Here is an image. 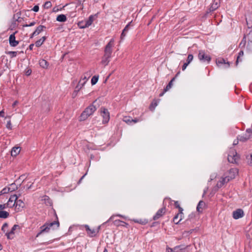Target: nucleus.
<instances>
[{
    "instance_id": "27",
    "label": "nucleus",
    "mask_w": 252,
    "mask_h": 252,
    "mask_svg": "<svg viewBox=\"0 0 252 252\" xmlns=\"http://www.w3.org/2000/svg\"><path fill=\"white\" fill-rule=\"evenodd\" d=\"M216 63L218 64V65H219L220 64H224L226 65V67H228L229 66V63L228 62L226 63L225 61L223 59L217 60Z\"/></svg>"
},
{
    "instance_id": "3",
    "label": "nucleus",
    "mask_w": 252,
    "mask_h": 252,
    "mask_svg": "<svg viewBox=\"0 0 252 252\" xmlns=\"http://www.w3.org/2000/svg\"><path fill=\"white\" fill-rule=\"evenodd\" d=\"M56 225L57 228H58L60 225V223L58 220L54 221L50 223H46L40 227V231L37 233L36 237H38L41 234L44 232H48L50 228Z\"/></svg>"
},
{
    "instance_id": "21",
    "label": "nucleus",
    "mask_w": 252,
    "mask_h": 252,
    "mask_svg": "<svg viewBox=\"0 0 252 252\" xmlns=\"http://www.w3.org/2000/svg\"><path fill=\"white\" fill-rule=\"evenodd\" d=\"M206 204L203 201H200L197 206L196 210L199 213H202L205 208Z\"/></svg>"
},
{
    "instance_id": "6",
    "label": "nucleus",
    "mask_w": 252,
    "mask_h": 252,
    "mask_svg": "<svg viewBox=\"0 0 252 252\" xmlns=\"http://www.w3.org/2000/svg\"><path fill=\"white\" fill-rule=\"evenodd\" d=\"M100 110L101 115L103 117L102 123L103 124H106L109 122L110 119L109 113L108 110L104 107L101 108Z\"/></svg>"
},
{
    "instance_id": "50",
    "label": "nucleus",
    "mask_w": 252,
    "mask_h": 252,
    "mask_svg": "<svg viewBox=\"0 0 252 252\" xmlns=\"http://www.w3.org/2000/svg\"><path fill=\"white\" fill-rule=\"evenodd\" d=\"M32 73V70L31 69H28L26 72V74L27 75V76H29Z\"/></svg>"
},
{
    "instance_id": "20",
    "label": "nucleus",
    "mask_w": 252,
    "mask_h": 252,
    "mask_svg": "<svg viewBox=\"0 0 252 252\" xmlns=\"http://www.w3.org/2000/svg\"><path fill=\"white\" fill-rule=\"evenodd\" d=\"M93 21H94V16L91 15L89 17V19L86 21L85 24L84 26H81L80 28L84 29V28H86L89 27L90 26H91L92 25V24L93 22Z\"/></svg>"
},
{
    "instance_id": "11",
    "label": "nucleus",
    "mask_w": 252,
    "mask_h": 252,
    "mask_svg": "<svg viewBox=\"0 0 252 252\" xmlns=\"http://www.w3.org/2000/svg\"><path fill=\"white\" fill-rule=\"evenodd\" d=\"M238 174V170L237 168H231L229 170L228 175L226 176L227 179H229V181L234 179Z\"/></svg>"
},
{
    "instance_id": "16",
    "label": "nucleus",
    "mask_w": 252,
    "mask_h": 252,
    "mask_svg": "<svg viewBox=\"0 0 252 252\" xmlns=\"http://www.w3.org/2000/svg\"><path fill=\"white\" fill-rule=\"evenodd\" d=\"M25 204L24 202L21 200H17L16 201V207H15V210L17 212H19L22 210V209L24 207Z\"/></svg>"
},
{
    "instance_id": "1",
    "label": "nucleus",
    "mask_w": 252,
    "mask_h": 252,
    "mask_svg": "<svg viewBox=\"0 0 252 252\" xmlns=\"http://www.w3.org/2000/svg\"><path fill=\"white\" fill-rule=\"evenodd\" d=\"M114 45V38H112L105 47L104 54L101 62V63L104 66L107 65L110 62L109 59L111 57L112 48Z\"/></svg>"
},
{
    "instance_id": "34",
    "label": "nucleus",
    "mask_w": 252,
    "mask_h": 252,
    "mask_svg": "<svg viewBox=\"0 0 252 252\" xmlns=\"http://www.w3.org/2000/svg\"><path fill=\"white\" fill-rule=\"evenodd\" d=\"M86 81H84L83 83H81V81H80L78 84V85L76 87V89H77L76 91H79L85 84Z\"/></svg>"
},
{
    "instance_id": "45",
    "label": "nucleus",
    "mask_w": 252,
    "mask_h": 252,
    "mask_svg": "<svg viewBox=\"0 0 252 252\" xmlns=\"http://www.w3.org/2000/svg\"><path fill=\"white\" fill-rule=\"evenodd\" d=\"M50 110L49 104L48 103H45V108L44 110H43L44 112H48Z\"/></svg>"
},
{
    "instance_id": "51",
    "label": "nucleus",
    "mask_w": 252,
    "mask_h": 252,
    "mask_svg": "<svg viewBox=\"0 0 252 252\" xmlns=\"http://www.w3.org/2000/svg\"><path fill=\"white\" fill-rule=\"evenodd\" d=\"M0 116L1 117H4V112L3 110L0 111Z\"/></svg>"
},
{
    "instance_id": "63",
    "label": "nucleus",
    "mask_w": 252,
    "mask_h": 252,
    "mask_svg": "<svg viewBox=\"0 0 252 252\" xmlns=\"http://www.w3.org/2000/svg\"><path fill=\"white\" fill-rule=\"evenodd\" d=\"M83 80H84V81H86V80H87L86 77H85L83 79Z\"/></svg>"
},
{
    "instance_id": "14",
    "label": "nucleus",
    "mask_w": 252,
    "mask_h": 252,
    "mask_svg": "<svg viewBox=\"0 0 252 252\" xmlns=\"http://www.w3.org/2000/svg\"><path fill=\"white\" fill-rule=\"evenodd\" d=\"M165 207H163L161 209L158 210L156 214L154 216L153 220H155L158 219L165 214Z\"/></svg>"
},
{
    "instance_id": "59",
    "label": "nucleus",
    "mask_w": 252,
    "mask_h": 252,
    "mask_svg": "<svg viewBox=\"0 0 252 252\" xmlns=\"http://www.w3.org/2000/svg\"><path fill=\"white\" fill-rule=\"evenodd\" d=\"M4 192H3L2 189L0 191V195L4 194Z\"/></svg>"
},
{
    "instance_id": "8",
    "label": "nucleus",
    "mask_w": 252,
    "mask_h": 252,
    "mask_svg": "<svg viewBox=\"0 0 252 252\" xmlns=\"http://www.w3.org/2000/svg\"><path fill=\"white\" fill-rule=\"evenodd\" d=\"M19 196L16 194L12 195L9 198L8 202L6 203V206L9 208L16 207V201L18 199Z\"/></svg>"
},
{
    "instance_id": "31",
    "label": "nucleus",
    "mask_w": 252,
    "mask_h": 252,
    "mask_svg": "<svg viewBox=\"0 0 252 252\" xmlns=\"http://www.w3.org/2000/svg\"><path fill=\"white\" fill-rule=\"evenodd\" d=\"M174 205L176 208L179 209V212L182 213L183 211V209L180 207L179 202L178 201H176L174 202Z\"/></svg>"
},
{
    "instance_id": "24",
    "label": "nucleus",
    "mask_w": 252,
    "mask_h": 252,
    "mask_svg": "<svg viewBox=\"0 0 252 252\" xmlns=\"http://www.w3.org/2000/svg\"><path fill=\"white\" fill-rule=\"evenodd\" d=\"M39 65L43 68H47L48 66V62L45 60H40L39 62Z\"/></svg>"
},
{
    "instance_id": "2",
    "label": "nucleus",
    "mask_w": 252,
    "mask_h": 252,
    "mask_svg": "<svg viewBox=\"0 0 252 252\" xmlns=\"http://www.w3.org/2000/svg\"><path fill=\"white\" fill-rule=\"evenodd\" d=\"M96 100L94 101L92 104L87 107L84 111L81 113L80 117V121H84L86 120L90 116L92 115L96 110L97 107L94 105V103Z\"/></svg>"
},
{
    "instance_id": "22",
    "label": "nucleus",
    "mask_w": 252,
    "mask_h": 252,
    "mask_svg": "<svg viewBox=\"0 0 252 252\" xmlns=\"http://www.w3.org/2000/svg\"><path fill=\"white\" fill-rule=\"evenodd\" d=\"M114 224L116 226H122L126 227H128V224L120 220H115L114 221Z\"/></svg>"
},
{
    "instance_id": "35",
    "label": "nucleus",
    "mask_w": 252,
    "mask_h": 252,
    "mask_svg": "<svg viewBox=\"0 0 252 252\" xmlns=\"http://www.w3.org/2000/svg\"><path fill=\"white\" fill-rule=\"evenodd\" d=\"M10 189L11 192L13 191L18 189V187L15 184H12L10 185V187H8Z\"/></svg>"
},
{
    "instance_id": "5",
    "label": "nucleus",
    "mask_w": 252,
    "mask_h": 252,
    "mask_svg": "<svg viewBox=\"0 0 252 252\" xmlns=\"http://www.w3.org/2000/svg\"><path fill=\"white\" fill-rule=\"evenodd\" d=\"M198 58L201 62H207L209 63L211 61V57L207 55L203 50H199L198 54Z\"/></svg>"
},
{
    "instance_id": "18",
    "label": "nucleus",
    "mask_w": 252,
    "mask_h": 252,
    "mask_svg": "<svg viewBox=\"0 0 252 252\" xmlns=\"http://www.w3.org/2000/svg\"><path fill=\"white\" fill-rule=\"evenodd\" d=\"M45 28V27L44 26H39L35 30V31L32 34L31 38H32L34 36L38 35L42 31H43V29Z\"/></svg>"
},
{
    "instance_id": "9",
    "label": "nucleus",
    "mask_w": 252,
    "mask_h": 252,
    "mask_svg": "<svg viewBox=\"0 0 252 252\" xmlns=\"http://www.w3.org/2000/svg\"><path fill=\"white\" fill-rule=\"evenodd\" d=\"M220 0H214L211 6L207 11V14L213 11L218 8L220 6Z\"/></svg>"
},
{
    "instance_id": "36",
    "label": "nucleus",
    "mask_w": 252,
    "mask_h": 252,
    "mask_svg": "<svg viewBox=\"0 0 252 252\" xmlns=\"http://www.w3.org/2000/svg\"><path fill=\"white\" fill-rule=\"evenodd\" d=\"M43 6H44V7L45 8L48 9V8H50L52 6V3L49 1H46L44 3Z\"/></svg>"
},
{
    "instance_id": "55",
    "label": "nucleus",
    "mask_w": 252,
    "mask_h": 252,
    "mask_svg": "<svg viewBox=\"0 0 252 252\" xmlns=\"http://www.w3.org/2000/svg\"><path fill=\"white\" fill-rule=\"evenodd\" d=\"M18 103V101H15L14 102V103H13L12 104V107H15Z\"/></svg>"
},
{
    "instance_id": "7",
    "label": "nucleus",
    "mask_w": 252,
    "mask_h": 252,
    "mask_svg": "<svg viewBox=\"0 0 252 252\" xmlns=\"http://www.w3.org/2000/svg\"><path fill=\"white\" fill-rule=\"evenodd\" d=\"M229 182V179L225 176L221 177L220 180L218 182L216 186L214 188L213 190L216 192L219 188H221L224 185Z\"/></svg>"
},
{
    "instance_id": "10",
    "label": "nucleus",
    "mask_w": 252,
    "mask_h": 252,
    "mask_svg": "<svg viewBox=\"0 0 252 252\" xmlns=\"http://www.w3.org/2000/svg\"><path fill=\"white\" fill-rule=\"evenodd\" d=\"M20 228V227L19 225H18L17 224L14 225L10 232H6V235L7 236V238L8 239L13 238V235L15 234V231L17 229L19 230Z\"/></svg>"
},
{
    "instance_id": "32",
    "label": "nucleus",
    "mask_w": 252,
    "mask_h": 252,
    "mask_svg": "<svg viewBox=\"0 0 252 252\" xmlns=\"http://www.w3.org/2000/svg\"><path fill=\"white\" fill-rule=\"evenodd\" d=\"M98 80V76H94L92 77L91 80V83L93 85H95Z\"/></svg>"
},
{
    "instance_id": "56",
    "label": "nucleus",
    "mask_w": 252,
    "mask_h": 252,
    "mask_svg": "<svg viewBox=\"0 0 252 252\" xmlns=\"http://www.w3.org/2000/svg\"><path fill=\"white\" fill-rule=\"evenodd\" d=\"M34 46L33 44H32L30 45L29 46V48L30 50H32V47L33 46Z\"/></svg>"
},
{
    "instance_id": "39",
    "label": "nucleus",
    "mask_w": 252,
    "mask_h": 252,
    "mask_svg": "<svg viewBox=\"0 0 252 252\" xmlns=\"http://www.w3.org/2000/svg\"><path fill=\"white\" fill-rule=\"evenodd\" d=\"M44 200H45V201H47V205H51V200L50 199V198H49L48 196H45L44 197Z\"/></svg>"
},
{
    "instance_id": "17",
    "label": "nucleus",
    "mask_w": 252,
    "mask_h": 252,
    "mask_svg": "<svg viewBox=\"0 0 252 252\" xmlns=\"http://www.w3.org/2000/svg\"><path fill=\"white\" fill-rule=\"evenodd\" d=\"M193 56L192 54H189L188 56L186 62L184 63L182 66V70H185L188 65L192 61Z\"/></svg>"
},
{
    "instance_id": "37",
    "label": "nucleus",
    "mask_w": 252,
    "mask_h": 252,
    "mask_svg": "<svg viewBox=\"0 0 252 252\" xmlns=\"http://www.w3.org/2000/svg\"><path fill=\"white\" fill-rule=\"evenodd\" d=\"M243 55H244V52L243 51H241L239 52V55H238V56L237 57V60H236V65H237L238 63L240 57L243 56Z\"/></svg>"
},
{
    "instance_id": "54",
    "label": "nucleus",
    "mask_w": 252,
    "mask_h": 252,
    "mask_svg": "<svg viewBox=\"0 0 252 252\" xmlns=\"http://www.w3.org/2000/svg\"><path fill=\"white\" fill-rule=\"evenodd\" d=\"M146 222H145V221H143L142 220H139V223H140V224H145Z\"/></svg>"
},
{
    "instance_id": "61",
    "label": "nucleus",
    "mask_w": 252,
    "mask_h": 252,
    "mask_svg": "<svg viewBox=\"0 0 252 252\" xmlns=\"http://www.w3.org/2000/svg\"><path fill=\"white\" fill-rule=\"evenodd\" d=\"M164 93H165V92H164V91L163 93H161V94H159V96H162L163 95V94H164Z\"/></svg>"
},
{
    "instance_id": "64",
    "label": "nucleus",
    "mask_w": 252,
    "mask_h": 252,
    "mask_svg": "<svg viewBox=\"0 0 252 252\" xmlns=\"http://www.w3.org/2000/svg\"><path fill=\"white\" fill-rule=\"evenodd\" d=\"M103 252H107V250L105 249L104 250Z\"/></svg>"
},
{
    "instance_id": "23",
    "label": "nucleus",
    "mask_w": 252,
    "mask_h": 252,
    "mask_svg": "<svg viewBox=\"0 0 252 252\" xmlns=\"http://www.w3.org/2000/svg\"><path fill=\"white\" fill-rule=\"evenodd\" d=\"M20 152L19 147H14L12 149L11 155L12 156H16Z\"/></svg>"
},
{
    "instance_id": "44",
    "label": "nucleus",
    "mask_w": 252,
    "mask_h": 252,
    "mask_svg": "<svg viewBox=\"0 0 252 252\" xmlns=\"http://www.w3.org/2000/svg\"><path fill=\"white\" fill-rule=\"evenodd\" d=\"M248 159L249 164L252 166V155H250V158H248Z\"/></svg>"
},
{
    "instance_id": "58",
    "label": "nucleus",
    "mask_w": 252,
    "mask_h": 252,
    "mask_svg": "<svg viewBox=\"0 0 252 252\" xmlns=\"http://www.w3.org/2000/svg\"><path fill=\"white\" fill-rule=\"evenodd\" d=\"M114 218V216H111V217H110V218L109 219V221H110V220H112L113 219V218Z\"/></svg>"
},
{
    "instance_id": "15",
    "label": "nucleus",
    "mask_w": 252,
    "mask_h": 252,
    "mask_svg": "<svg viewBox=\"0 0 252 252\" xmlns=\"http://www.w3.org/2000/svg\"><path fill=\"white\" fill-rule=\"evenodd\" d=\"M85 227L87 232V234L90 237L95 236L96 235L97 233L98 232V231H97L95 229H91L89 226L88 225H85Z\"/></svg>"
},
{
    "instance_id": "47",
    "label": "nucleus",
    "mask_w": 252,
    "mask_h": 252,
    "mask_svg": "<svg viewBox=\"0 0 252 252\" xmlns=\"http://www.w3.org/2000/svg\"><path fill=\"white\" fill-rule=\"evenodd\" d=\"M131 23V22L129 23L126 26V27L125 28V29L123 30L124 31H125V32H127L128 31V29H129V26L130 25V24Z\"/></svg>"
},
{
    "instance_id": "48",
    "label": "nucleus",
    "mask_w": 252,
    "mask_h": 252,
    "mask_svg": "<svg viewBox=\"0 0 252 252\" xmlns=\"http://www.w3.org/2000/svg\"><path fill=\"white\" fill-rule=\"evenodd\" d=\"M32 10H33L34 12H37V11L39 10V7H38V6H37V5H35V6L33 7Z\"/></svg>"
},
{
    "instance_id": "43",
    "label": "nucleus",
    "mask_w": 252,
    "mask_h": 252,
    "mask_svg": "<svg viewBox=\"0 0 252 252\" xmlns=\"http://www.w3.org/2000/svg\"><path fill=\"white\" fill-rule=\"evenodd\" d=\"M6 207H7L6 206V203L4 204H0V211H2V210L4 209Z\"/></svg>"
},
{
    "instance_id": "62",
    "label": "nucleus",
    "mask_w": 252,
    "mask_h": 252,
    "mask_svg": "<svg viewBox=\"0 0 252 252\" xmlns=\"http://www.w3.org/2000/svg\"><path fill=\"white\" fill-rule=\"evenodd\" d=\"M237 144H238V141H237L236 142L234 141V142L233 143L234 145H236Z\"/></svg>"
},
{
    "instance_id": "46",
    "label": "nucleus",
    "mask_w": 252,
    "mask_h": 252,
    "mask_svg": "<svg viewBox=\"0 0 252 252\" xmlns=\"http://www.w3.org/2000/svg\"><path fill=\"white\" fill-rule=\"evenodd\" d=\"M35 22H32L30 24H26V25H24L23 26L24 27H31V26H33L35 25Z\"/></svg>"
},
{
    "instance_id": "25",
    "label": "nucleus",
    "mask_w": 252,
    "mask_h": 252,
    "mask_svg": "<svg viewBox=\"0 0 252 252\" xmlns=\"http://www.w3.org/2000/svg\"><path fill=\"white\" fill-rule=\"evenodd\" d=\"M56 20L59 22H64L66 21L67 19L65 15L61 14L57 16Z\"/></svg>"
},
{
    "instance_id": "19",
    "label": "nucleus",
    "mask_w": 252,
    "mask_h": 252,
    "mask_svg": "<svg viewBox=\"0 0 252 252\" xmlns=\"http://www.w3.org/2000/svg\"><path fill=\"white\" fill-rule=\"evenodd\" d=\"M183 212H179L173 218V222L175 224H178L183 219Z\"/></svg>"
},
{
    "instance_id": "29",
    "label": "nucleus",
    "mask_w": 252,
    "mask_h": 252,
    "mask_svg": "<svg viewBox=\"0 0 252 252\" xmlns=\"http://www.w3.org/2000/svg\"><path fill=\"white\" fill-rule=\"evenodd\" d=\"M9 216V213L6 211H0V218L5 219Z\"/></svg>"
},
{
    "instance_id": "57",
    "label": "nucleus",
    "mask_w": 252,
    "mask_h": 252,
    "mask_svg": "<svg viewBox=\"0 0 252 252\" xmlns=\"http://www.w3.org/2000/svg\"><path fill=\"white\" fill-rule=\"evenodd\" d=\"M76 91H75V92L72 94L73 97H75L77 95Z\"/></svg>"
},
{
    "instance_id": "26",
    "label": "nucleus",
    "mask_w": 252,
    "mask_h": 252,
    "mask_svg": "<svg viewBox=\"0 0 252 252\" xmlns=\"http://www.w3.org/2000/svg\"><path fill=\"white\" fill-rule=\"evenodd\" d=\"M46 39L45 36H43L42 38L36 41L35 44L36 47H40L44 42Z\"/></svg>"
},
{
    "instance_id": "33",
    "label": "nucleus",
    "mask_w": 252,
    "mask_h": 252,
    "mask_svg": "<svg viewBox=\"0 0 252 252\" xmlns=\"http://www.w3.org/2000/svg\"><path fill=\"white\" fill-rule=\"evenodd\" d=\"M123 121L126 122L127 124H130L131 122V119L129 117H124L123 118Z\"/></svg>"
},
{
    "instance_id": "30",
    "label": "nucleus",
    "mask_w": 252,
    "mask_h": 252,
    "mask_svg": "<svg viewBox=\"0 0 252 252\" xmlns=\"http://www.w3.org/2000/svg\"><path fill=\"white\" fill-rule=\"evenodd\" d=\"M158 105V103L156 100H154L151 104L149 109L151 111H154L155 107Z\"/></svg>"
},
{
    "instance_id": "40",
    "label": "nucleus",
    "mask_w": 252,
    "mask_h": 252,
    "mask_svg": "<svg viewBox=\"0 0 252 252\" xmlns=\"http://www.w3.org/2000/svg\"><path fill=\"white\" fill-rule=\"evenodd\" d=\"M2 190L3 192H4V194L11 192L10 189L8 187L4 188V189H2Z\"/></svg>"
},
{
    "instance_id": "13",
    "label": "nucleus",
    "mask_w": 252,
    "mask_h": 252,
    "mask_svg": "<svg viewBox=\"0 0 252 252\" xmlns=\"http://www.w3.org/2000/svg\"><path fill=\"white\" fill-rule=\"evenodd\" d=\"M244 216V211L241 209H237L233 212V217L234 219H238Z\"/></svg>"
},
{
    "instance_id": "12",
    "label": "nucleus",
    "mask_w": 252,
    "mask_h": 252,
    "mask_svg": "<svg viewBox=\"0 0 252 252\" xmlns=\"http://www.w3.org/2000/svg\"><path fill=\"white\" fill-rule=\"evenodd\" d=\"M17 32H15L13 34H11L9 38V44L11 46L15 47L19 44V41L16 40L15 34Z\"/></svg>"
},
{
    "instance_id": "41",
    "label": "nucleus",
    "mask_w": 252,
    "mask_h": 252,
    "mask_svg": "<svg viewBox=\"0 0 252 252\" xmlns=\"http://www.w3.org/2000/svg\"><path fill=\"white\" fill-rule=\"evenodd\" d=\"M8 54L11 55L12 57H16L17 55V52L15 51H9L8 52Z\"/></svg>"
},
{
    "instance_id": "49",
    "label": "nucleus",
    "mask_w": 252,
    "mask_h": 252,
    "mask_svg": "<svg viewBox=\"0 0 252 252\" xmlns=\"http://www.w3.org/2000/svg\"><path fill=\"white\" fill-rule=\"evenodd\" d=\"M125 36H126L125 32L123 31L121 33V40H123L124 39V38L125 37Z\"/></svg>"
},
{
    "instance_id": "38",
    "label": "nucleus",
    "mask_w": 252,
    "mask_h": 252,
    "mask_svg": "<svg viewBox=\"0 0 252 252\" xmlns=\"http://www.w3.org/2000/svg\"><path fill=\"white\" fill-rule=\"evenodd\" d=\"M8 228V224L7 223H5L3 224L1 230L4 232H6L7 231V229Z\"/></svg>"
},
{
    "instance_id": "52",
    "label": "nucleus",
    "mask_w": 252,
    "mask_h": 252,
    "mask_svg": "<svg viewBox=\"0 0 252 252\" xmlns=\"http://www.w3.org/2000/svg\"><path fill=\"white\" fill-rule=\"evenodd\" d=\"M139 121V120L137 118H135L134 119H131V122H134V123H136L137 122H138Z\"/></svg>"
},
{
    "instance_id": "4",
    "label": "nucleus",
    "mask_w": 252,
    "mask_h": 252,
    "mask_svg": "<svg viewBox=\"0 0 252 252\" xmlns=\"http://www.w3.org/2000/svg\"><path fill=\"white\" fill-rule=\"evenodd\" d=\"M239 159V156L237 154L236 150L234 149H231L228 155V161L230 163H236Z\"/></svg>"
},
{
    "instance_id": "60",
    "label": "nucleus",
    "mask_w": 252,
    "mask_h": 252,
    "mask_svg": "<svg viewBox=\"0 0 252 252\" xmlns=\"http://www.w3.org/2000/svg\"><path fill=\"white\" fill-rule=\"evenodd\" d=\"M133 220L135 222H137V223L139 222V220Z\"/></svg>"
},
{
    "instance_id": "53",
    "label": "nucleus",
    "mask_w": 252,
    "mask_h": 252,
    "mask_svg": "<svg viewBox=\"0 0 252 252\" xmlns=\"http://www.w3.org/2000/svg\"><path fill=\"white\" fill-rule=\"evenodd\" d=\"M166 252H173V250L172 249L167 248L166 249Z\"/></svg>"
},
{
    "instance_id": "42",
    "label": "nucleus",
    "mask_w": 252,
    "mask_h": 252,
    "mask_svg": "<svg viewBox=\"0 0 252 252\" xmlns=\"http://www.w3.org/2000/svg\"><path fill=\"white\" fill-rule=\"evenodd\" d=\"M6 126L9 129H12V125H11L10 121H9L7 122Z\"/></svg>"
},
{
    "instance_id": "28",
    "label": "nucleus",
    "mask_w": 252,
    "mask_h": 252,
    "mask_svg": "<svg viewBox=\"0 0 252 252\" xmlns=\"http://www.w3.org/2000/svg\"><path fill=\"white\" fill-rule=\"evenodd\" d=\"M175 77L173 78L169 82L168 84L166 86L165 88H164V92L168 91L169 89H170L173 85V82L175 80Z\"/></svg>"
}]
</instances>
